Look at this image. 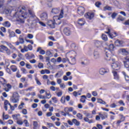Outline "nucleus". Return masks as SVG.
Masks as SVG:
<instances>
[{"instance_id": "nucleus-1", "label": "nucleus", "mask_w": 129, "mask_h": 129, "mask_svg": "<svg viewBox=\"0 0 129 129\" xmlns=\"http://www.w3.org/2000/svg\"><path fill=\"white\" fill-rule=\"evenodd\" d=\"M17 16H18L19 19L17 20V21L19 22L21 24H24L25 23V20L24 19H27L29 17V14L26 12L25 8L22 7V10L16 13L15 17H17Z\"/></svg>"}, {"instance_id": "nucleus-2", "label": "nucleus", "mask_w": 129, "mask_h": 129, "mask_svg": "<svg viewBox=\"0 0 129 129\" xmlns=\"http://www.w3.org/2000/svg\"><path fill=\"white\" fill-rule=\"evenodd\" d=\"M60 19H61L59 16H55L53 17V20L54 21L51 20L49 22L48 26L50 27V28H52V29H54L55 28V24L56 25H60L61 24V22H59L58 23H56V21H60Z\"/></svg>"}, {"instance_id": "nucleus-3", "label": "nucleus", "mask_w": 129, "mask_h": 129, "mask_svg": "<svg viewBox=\"0 0 129 129\" xmlns=\"http://www.w3.org/2000/svg\"><path fill=\"white\" fill-rule=\"evenodd\" d=\"M28 12L29 15L31 16V17H30L29 20H27V22H29V21H31V22H33V24L38 22V18H37V17L35 16V13L34 12H33L32 10H28Z\"/></svg>"}, {"instance_id": "nucleus-4", "label": "nucleus", "mask_w": 129, "mask_h": 129, "mask_svg": "<svg viewBox=\"0 0 129 129\" xmlns=\"http://www.w3.org/2000/svg\"><path fill=\"white\" fill-rule=\"evenodd\" d=\"M10 101L13 103H18L19 102V94L17 92H14L13 96L10 98Z\"/></svg>"}, {"instance_id": "nucleus-5", "label": "nucleus", "mask_w": 129, "mask_h": 129, "mask_svg": "<svg viewBox=\"0 0 129 129\" xmlns=\"http://www.w3.org/2000/svg\"><path fill=\"white\" fill-rule=\"evenodd\" d=\"M112 71L119 70L120 69V64L118 61L112 62L111 64Z\"/></svg>"}, {"instance_id": "nucleus-6", "label": "nucleus", "mask_w": 129, "mask_h": 129, "mask_svg": "<svg viewBox=\"0 0 129 129\" xmlns=\"http://www.w3.org/2000/svg\"><path fill=\"white\" fill-rule=\"evenodd\" d=\"M0 48H1V50L3 51H5L6 52V54L8 55L9 56L11 55L12 52L11 51V50L8 48L6 46H5L4 45H2L0 46Z\"/></svg>"}, {"instance_id": "nucleus-7", "label": "nucleus", "mask_w": 129, "mask_h": 129, "mask_svg": "<svg viewBox=\"0 0 129 129\" xmlns=\"http://www.w3.org/2000/svg\"><path fill=\"white\" fill-rule=\"evenodd\" d=\"M84 17L86 19H88V20H92V19L94 18V13L88 12L85 14Z\"/></svg>"}, {"instance_id": "nucleus-8", "label": "nucleus", "mask_w": 129, "mask_h": 129, "mask_svg": "<svg viewBox=\"0 0 129 129\" xmlns=\"http://www.w3.org/2000/svg\"><path fill=\"white\" fill-rule=\"evenodd\" d=\"M85 12V9L84 7H80L78 9V13L80 16H83L84 15V12Z\"/></svg>"}, {"instance_id": "nucleus-9", "label": "nucleus", "mask_w": 129, "mask_h": 129, "mask_svg": "<svg viewBox=\"0 0 129 129\" xmlns=\"http://www.w3.org/2000/svg\"><path fill=\"white\" fill-rule=\"evenodd\" d=\"M107 30H108V31L105 32V33H106V34H108L109 35V37H110V38L112 39L113 37H116V36H117L116 33L114 32L113 34H112L111 33H110V29L108 28Z\"/></svg>"}, {"instance_id": "nucleus-10", "label": "nucleus", "mask_w": 129, "mask_h": 129, "mask_svg": "<svg viewBox=\"0 0 129 129\" xmlns=\"http://www.w3.org/2000/svg\"><path fill=\"white\" fill-rule=\"evenodd\" d=\"M109 72V69H105L104 68H102L99 70V73L101 75H104L105 73H108Z\"/></svg>"}, {"instance_id": "nucleus-11", "label": "nucleus", "mask_w": 129, "mask_h": 129, "mask_svg": "<svg viewBox=\"0 0 129 129\" xmlns=\"http://www.w3.org/2000/svg\"><path fill=\"white\" fill-rule=\"evenodd\" d=\"M119 52L122 54V55H124L125 56L128 55V51H127L125 48H121L119 49Z\"/></svg>"}, {"instance_id": "nucleus-12", "label": "nucleus", "mask_w": 129, "mask_h": 129, "mask_svg": "<svg viewBox=\"0 0 129 129\" xmlns=\"http://www.w3.org/2000/svg\"><path fill=\"white\" fill-rule=\"evenodd\" d=\"M63 33L66 35V36H70L71 34V30L69 28H64L63 29Z\"/></svg>"}, {"instance_id": "nucleus-13", "label": "nucleus", "mask_w": 129, "mask_h": 129, "mask_svg": "<svg viewBox=\"0 0 129 129\" xmlns=\"http://www.w3.org/2000/svg\"><path fill=\"white\" fill-rule=\"evenodd\" d=\"M110 51L108 50V51H106V56L105 59L107 61H110V59L111 58V55H110Z\"/></svg>"}, {"instance_id": "nucleus-14", "label": "nucleus", "mask_w": 129, "mask_h": 129, "mask_svg": "<svg viewBox=\"0 0 129 129\" xmlns=\"http://www.w3.org/2000/svg\"><path fill=\"white\" fill-rule=\"evenodd\" d=\"M40 18L42 21H46L47 19H48V14L46 13H43L41 14L40 15Z\"/></svg>"}, {"instance_id": "nucleus-15", "label": "nucleus", "mask_w": 129, "mask_h": 129, "mask_svg": "<svg viewBox=\"0 0 129 129\" xmlns=\"http://www.w3.org/2000/svg\"><path fill=\"white\" fill-rule=\"evenodd\" d=\"M100 55L99 54V52L98 51L95 50L93 53V58L94 59H99Z\"/></svg>"}, {"instance_id": "nucleus-16", "label": "nucleus", "mask_w": 129, "mask_h": 129, "mask_svg": "<svg viewBox=\"0 0 129 129\" xmlns=\"http://www.w3.org/2000/svg\"><path fill=\"white\" fill-rule=\"evenodd\" d=\"M112 73L113 74L114 79L116 80H118L119 79V75L117 74V72L115 71H112Z\"/></svg>"}, {"instance_id": "nucleus-17", "label": "nucleus", "mask_w": 129, "mask_h": 129, "mask_svg": "<svg viewBox=\"0 0 129 129\" xmlns=\"http://www.w3.org/2000/svg\"><path fill=\"white\" fill-rule=\"evenodd\" d=\"M8 105H11V104L10 103V102H9V100H5L4 101V107L5 109V110L6 111H7L8 110Z\"/></svg>"}, {"instance_id": "nucleus-18", "label": "nucleus", "mask_w": 129, "mask_h": 129, "mask_svg": "<svg viewBox=\"0 0 129 129\" xmlns=\"http://www.w3.org/2000/svg\"><path fill=\"white\" fill-rule=\"evenodd\" d=\"M95 45L97 48H100V49L102 48V42L99 41H96L95 42Z\"/></svg>"}, {"instance_id": "nucleus-19", "label": "nucleus", "mask_w": 129, "mask_h": 129, "mask_svg": "<svg viewBox=\"0 0 129 129\" xmlns=\"http://www.w3.org/2000/svg\"><path fill=\"white\" fill-rule=\"evenodd\" d=\"M36 52H39V54H40L41 55H45V54H46V52L45 51V50L42 49V47H39L37 48Z\"/></svg>"}, {"instance_id": "nucleus-20", "label": "nucleus", "mask_w": 129, "mask_h": 129, "mask_svg": "<svg viewBox=\"0 0 129 129\" xmlns=\"http://www.w3.org/2000/svg\"><path fill=\"white\" fill-rule=\"evenodd\" d=\"M5 43L9 47L10 49H12V50H14V51H16L17 50V48H16L12 43L8 42L7 41H5Z\"/></svg>"}, {"instance_id": "nucleus-21", "label": "nucleus", "mask_w": 129, "mask_h": 129, "mask_svg": "<svg viewBox=\"0 0 129 129\" xmlns=\"http://www.w3.org/2000/svg\"><path fill=\"white\" fill-rule=\"evenodd\" d=\"M115 45L117 47H121L122 46V44H123V42L122 41L117 40L115 42Z\"/></svg>"}, {"instance_id": "nucleus-22", "label": "nucleus", "mask_w": 129, "mask_h": 129, "mask_svg": "<svg viewBox=\"0 0 129 129\" xmlns=\"http://www.w3.org/2000/svg\"><path fill=\"white\" fill-rule=\"evenodd\" d=\"M78 24L79 26H84L85 24V20L83 18L79 19Z\"/></svg>"}, {"instance_id": "nucleus-23", "label": "nucleus", "mask_w": 129, "mask_h": 129, "mask_svg": "<svg viewBox=\"0 0 129 129\" xmlns=\"http://www.w3.org/2000/svg\"><path fill=\"white\" fill-rule=\"evenodd\" d=\"M2 117L3 120H6L7 119H9L10 118V115L9 114H5V112H3Z\"/></svg>"}, {"instance_id": "nucleus-24", "label": "nucleus", "mask_w": 129, "mask_h": 129, "mask_svg": "<svg viewBox=\"0 0 129 129\" xmlns=\"http://www.w3.org/2000/svg\"><path fill=\"white\" fill-rule=\"evenodd\" d=\"M72 121L77 126H79V125H80V122L77 120V119L74 118L72 119Z\"/></svg>"}, {"instance_id": "nucleus-25", "label": "nucleus", "mask_w": 129, "mask_h": 129, "mask_svg": "<svg viewBox=\"0 0 129 129\" xmlns=\"http://www.w3.org/2000/svg\"><path fill=\"white\" fill-rule=\"evenodd\" d=\"M84 120L86 122H88V123H92L93 122V120L92 119H89L88 117H84Z\"/></svg>"}, {"instance_id": "nucleus-26", "label": "nucleus", "mask_w": 129, "mask_h": 129, "mask_svg": "<svg viewBox=\"0 0 129 129\" xmlns=\"http://www.w3.org/2000/svg\"><path fill=\"white\" fill-rule=\"evenodd\" d=\"M41 74L44 75V74H50L51 72L49 71V70H42L40 72Z\"/></svg>"}, {"instance_id": "nucleus-27", "label": "nucleus", "mask_w": 129, "mask_h": 129, "mask_svg": "<svg viewBox=\"0 0 129 129\" xmlns=\"http://www.w3.org/2000/svg\"><path fill=\"white\" fill-rule=\"evenodd\" d=\"M10 69L13 72H17V71H18V67L15 65L11 66L10 67Z\"/></svg>"}, {"instance_id": "nucleus-28", "label": "nucleus", "mask_w": 129, "mask_h": 129, "mask_svg": "<svg viewBox=\"0 0 129 129\" xmlns=\"http://www.w3.org/2000/svg\"><path fill=\"white\" fill-rule=\"evenodd\" d=\"M99 115L100 117L102 118V119H105L106 118H107V113H104L103 114L99 113Z\"/></svg>"}, {"instance_id": "nucleus-29", "label": "nucleus", "mask_w": 129, "mask_h": 129, "mask_svg": "<svg viewBox=\"0 0 129 129\" xmlns=\"http://www.w3.org/2000/svg\"><path fill=\"white\" fill-rule=\"evenodd\" d=\"M29 51V49L28 48V46L26 45H24L23 48L21 49V52L22 53H25V52H28Z\"/></svg>"}, {"instance_id": "nucleus-30", "label": "nucleus", "mask_w": 129, "mask_h": 129, "mask_svg": "<svg viewBox=\"0 0 129 129\" xmlns=\"http://www.w3.org/2000/svg\"><path fill=\"white\" fill-rule=\"evenodd\" d=\"M81 98L80 99L81 102H82V103H85V102L86 101V96L85 95H82L81 96Z\"/></svg>"}, {"instance_id": "nucleus-31", "label": "nucleus", "mask_w": 129, "mask_h": 129, "mask_svg": "<svg viewBox=\"0 0 129 129\" xmlns=\"http://www.w3.org/2000/svg\"><path fill=\"white\" fill-rule=\"evenodd\" d=\"M3 25L4 27H7V28H10V27H11V23L9 21L4 22L3 23Z\"/></svg>"}, {"instance_id": "nucleus-32", "label": "nucleus", "mask_w": 129, "mask_h": 129, "mask_svg": "<svg viewBox=\"0 0 129 129\" xmlns=\"http://www.w3.org/2000/svg\"><path fill=\"white\" fill-rule=\"evenodd\" d=\"M19 41L20 42V44H24V43H25V39L23 37V36L22 35L19 36Z\"/></svg>"}, {"instance_id": "nucleus-33", "label": "nucleus", "mask_w": 129, "mask_h": 129, "mask_svg": "<svg viewBox=\"0 0 129 129\" xmlns=\"http://www.w3.org/2000/svg\"><path fill=\"white\" fill-rule=\"evenodd\" d=\"M69 63L72 65H75L76 63V58H75V57L72 58L71 62L69 60Z\"/></svg>"}, {"instance_id": "nucleus-34", "label": "nucleus", "mask_w": 129, "mask_h": 129, "mask_svg": "<svg viewBox=\"0 0 129 129\" xmlns=\"http://www.w3.org/2000/svg\"><path fill=\"white\" fill-rule=\"evenodd\" d=\"M64 111L66 112H72V111H73V107H69V108H68V107H67V108H64Z\"/></svg>"}, {"instance_id": "nucleus-35", "label": "nucleus", "mask_w": 129, "mask_h": 129, "mask_svg": "<svg viewBox=\"0 0 129 129\" xmlns=\"http://www.w3.org/2000/svg\"><path fill=\"white\" fill-rule=\"evenodd\" d=\"M122 74H123V75H124L125 81H129V76L126 75L125 72H122Z\"/></svg>"}, {"instance_id": "nucleus-36", "label": "nucleus", "mask_w": 129, "mask_h": 129, "mask_svg": "<svg viewBox=\"0 0 129 129\" xmlns=\"http://www.w3.org/2000/svg\"><path fill=\"white\" fill-rule=\"evenodd\" d=\"M0 82L3 85L7 84V81L3 77L0 78Z\"/></svg>"}, {"instance_id": "nucleus-37", "label": "nucleus", "mask_w": 129, "mask_h": 129, "mask_svg": "<svg viewBox=\"0 0 129 129\" xmlns=\"http://www.w3.org/2000/svg\"><path fill=\"white\" fill-rule=\"evenodd\" d=\"M103 11H111V7L107 5L106 6L104 7Z\"/></svg>"}, {"instance_id": "nucleus-38", "label": "nucleus", "mask_w": 129, "mask_h": 129, "mask_svg": "<svg viewBox=\"0 0 129 129\" xmlns=\"http://www.w3.org/2000/svg\"><path fill=\"white\" fill-rule=\"evenodd\" d=\"M14 37H16L15 32L11 31V32H9V38H13Z\"/></svg>"}, {"instance_id": "nucleus-39", "label": "nucleus", "mask_w": 129, "mask_h": 129, "mask_svg": "<svg viewBox=\"0 0 129 129\" xmlns=\"http://www.w3.org/2000/svg\"><path fill=\"white\" fill-rule=\"evenodd\" d=\"M51 13H53V15H56V14L59 13V10L57 9H52Z\"/></svg>"}, {"instance_id": "nucleus-40", "label": "nucleus", "mask_w": 129, "mask_h": 129, "mask_svg": "<svg viewBox=\"0 0 129 129\" xmlns=\"http://www.w3.org/2000/svg\"><path fill=\"white\" fill-rule=\"evenodd\" d=\"M98 103H100V104H106V102L101 99H98Z\"/></svg>"}, {"instance_id": "nucleus-41", "label": "nucleus", "mask_w": 129, "mask_h": 129, "mask_svg": "<svg viewBox=\"0 0 129 129\" xmlns=\"http://www.w3.org/2000/svg\"><path fill=\"white\" fill-rule=\"evenodd\" d=\"M37 67L39 69H43V68H44V64L42 62H39Z\"/></svg>"}, {"instance_id": "nucleus-42", "label": "nucleus", "mask_w": 129, "mask_h": 129, "mask_svg": "<svg viewBox=\"0 0 129 129\" xmlns=\"http://www.w3.org/2000/svg\"><path fill=\"white\" fill-rule=\"evenodd\" d=\"M85 116H87V117H88L89 118H92V117H93L92 114L89 113H85Z\"/></svg>"}, {"instance_id": "nucleus-43", "label": "nucleus", "mask_w": 129, "mask_h": 129, "mask_svg": "<svg viewBox=\"0 0 129 129\" xmlns=\"http://www.w3.org/2000/svg\"><path fill=\"white\" fill-rule=\"evenodd\" d=\"M66 100V97H65V96H62V97H61V98L60 102H61V103H62L63 104H65Z\"/></svg>"}, {"instance_id": "nucleus-44", "label": "nucleus", "mask_w": 129, "mask_h": 129, "mask_svg": "<svg viewBox=\"0 0 129 129\" xmlns=\"http://www.w3.org/2000/svg\"><path fill=\"white\" fill-rule=\"evenodd\" d=\"M46 55L49 57H53V54H52V52H51L50 50L46 51Z\"/></svg>"}, {"instance_id": "nucleus-45", "label": "nucleus", "mask_w": 129, "mask_h": 129, "mask_svg": "<svg viewBox=\"0 0 129 129\" xmlns=\"http://www.w3.org/2000/svg\"><path fill=\"white\" fill-rule=\"evenodd\" d=\"M23 122L25 124V126H26V127L30 126V123H29V122L28 121V120L25 119L23 121Z\"/></svg>"}, {"instance_id": "nucleus-46", "label": "nucleus", "mask_w": 129, "mask_h": 129, "mask_svg": "<svg viewBox=\"0 0 129 129\" xmlns=\"http://www.w3.org/2000/svg\"><path fill=\"white\" fill-rule=\"evenodd\" d=\"M25 105V103L24 102H22L20 105H19L18 108L19 109H23L24 108V106Z\"/></svg>"}, {"instance_id": "nucleus-47", "label": "nucleus", "mask_w": 129, "mask_h": 129, "mask_svg": "<svg viewBox=\"0 0 129 129\" xmlns=\"http://www.w3.org/2000/svg\"><path fill=\"white\" fill-rule=\"evenodd\" d=\"M126 61L124 62V66L125 67V65H128L129 63V58L128 57H125V58Z\"/></svg>"}, {"instance_id": "nucleus-48", "label": "nucleus", "mask_w": 129, "mask_h": 129, "mask_svg": "<svg viewBox=\"0 0 129 129\" xmlns=\"http://www.w3.org/2000/svg\"><path fill=\"white\" fill-rule=\"evenodd\" d=\"M21 71H22V73H23V74H27V73H28L27 70L24 68H21Z\"/></svg>"}, {"instance_id": "nucleus-49", "label": "nucleus", "mask_w": 129, "mask_h": 129, "mask_svg": "<svg viewBox=\"0 0 129 129\" xmlns=\"http://www.w3.org/2000/svg\"><path fill=\"white\" fill-rule=\"evenodd\" d=\"M77 116L78 118H79V119H82V118H83V116L80 113H78L77 114Z\"/></svg>"}, {"instance_id": "nucleus-50", "label": "nucleus", "mask_w": 129, "mask_h": 129, "mask_svg": "<svg viewBox=\"0 0 129 129\" xmlns=\"http://www.w3.org/2000/svg\"><path fill=\"white\" fill-rule=\"evenodd\" d=\"M16 77H17V78H21V77H22V75L20 74L19 70H18L16 73Z\"/></svg>"}, {"instance_id": "nucleus-51", "label": "nucleus", "mask_w": 129, "mask_h": 129, "mask_svg": "<svg viewBox=\"0 0 129 129\" xmlns=\"http://www.w3.org/2000/svg\"><path fill=\"white\" fill-rule=\"evenodd\" d=\"M62 75H63V73L61 72H58L57 73L55 74V77H56V76H58V77H61Z\"/></svg>"}, {"instance_id": "nucleus-52", "label": "nucleus", "mask_w": 129, "mask_h": 129, "mask_svg": "<svg viewBox=\"0 0 129 129\" xmlns=\"http://www.w3.org/2000/svg\"><path fill=\"white\" fill-rule=\"evenodd\" d=\"M109 49L110 50V51L113 50V49H114V45L113 44H111L109 45Z\"/></svg>"}, {"instance_id": "nucleus-53", "label": "nucleus", "mask_w": 129, "mask_h": 129, "mask_svg": "<svg viewBox=\"0 0 129 129\" xmlns=\"http://www.w3.org/2000/svg\"><path fill=\"white\" fill-rule=\"evenodd\" d=\"M38 96L39 98H40L41 99H46L47 98L46 96H42V95H41V94H38Z\"/></svg>"}, {"instance_id": "nucleus-54", "label": "nucleus", "mask_w": 129, "mask_h": 129, "mask_svg": "<svg viewBox=\"0 0 129 129\" xmlns=\"http://www.w3.org/2000/svg\"><path fill=\"white\" fill-rule=\"evenodd\" d=\"M102 39L104 41H106L107 40V36L105 34H102Z\"/></svg>"}, {"instance_id": "nucleus-55", "label": "nucleus", "mask_w": 129, "mask_h": 129, "mask_svg": "<svg viewBox=\"0 0 129 129\" xmlns=\"http://www.w3.org/2000/svg\"><path fill=\"white\" fill-rule=\"evenodd\" d=\"M35 80L38 85H42V83H41V82L39 81L37 78H35Z\"/></svg>"}, {"instance_id": "nucleus-56", "label": "nucleus", "mask_w": 129, "mask_h": 129, "mask_svg": "<svg viewBox=\"0 0 129 129\" xmlns=\"http://www.w3.org/2000/svg\"><path fill=\"white\" fill-rule=\"evenodd\" d=\"M51 99L54 103H57V102H58V100L57 99V98L55 97H52Z\"/></svg>"}, {"instance_id": "nucleus-57", "label": "nucleus", "mask_w": 129, "mask_h": 129, "mask_svg": "<svg viewBox=\"0 0 129 129\" xmlns=\"http://www.w3.org/2000/svg\"><path fill=\"white\" fill-rule=\"evenodd\" d=\"M46 96L47 99H50V98L51 97V93L46 92Z\"/></svg>"}, {"instance_id": "nucleus-58", "label": "nucleus", "mask_w": 129, "mask_h": 129, "mask_svg": "<svg viewBox=\"0 0 129 129\" xmlns=\"http://www.w3.org/2000/svg\"><path fill=\"white\" fill-rule=\"evenodd\" d=\"M22 112L23 114H24V115L28 114V111H27V109H23L22 110Z\"/></svg>"}, {"instance_id": "nucleus-59", "label": "nucleus", "mask_w": 129, "mask_h": 129, "mask_svg": "<svg viewBox=\"0 0 129 129\" xmlns=\"http://www.w3.org/2000/svg\"><path fill=\"white\" fill-rule=\"evenodd\" d=\"M124 20V19L123 18H122V17L120 16L117 19V22H119V21H121V22H122V21H123Z\"/></svg>"}, {"instance_id": "nucleus-60", "label": "nucleus", "mask_w": 129, "mask_h": 129, "mask_svg": "<svg viewBox=\"0 0 129 129\" xmlns=\"http://www.w3.org/2000/svg\"><path fill=\"white\" fill-rule=\"evenodd\" d=\"M63 15H64V11L61 10L59 16L62 19L63 18Z\"/></svg>"}, {"instance_id": "nucleus-61", "label": "nucleus", "mask_w": 129, "mask_h": 129, "mask_svg": "<svg viewBox=\"0 0 129 129\" xmlns=\"http://www.w3.org/2000/svg\"><path fill=\"white\" fill-rule=\"evenodd\" d=\"M62 94H63V93L62 92V91H60V92H58L56 93V95L58 97H60V96H62Z\"/></svg>"}, {"instance_id": "nucleus-62", "label": "nucleus", "mask_w": 129, "mask_h": 129, "mask_svg": "<svg viewBox=\"0 0 129 129\" xmlns=\"http://www.w3.org/2000/svg\"><path fill=\"white\" fill-rule=\"evenodd\" d=\"M27 38H28L29 39H33V38H34V35L31 34H28L27 35Z\"/></svg>"}, {"instance_id": "nucleus-63", "label": "nucleus", "mask_w": 129, "mask_h": 129, "mask_svg": "<svg viewBox=\"0 0 129 129\" xmlns=\"http://www.w3.org/2000/svg\"><path fill=\"white\" fill-rule=\"evenodd\" d=\"M17 123L19 125H22L23 124V121L21 120H17Z\"/></svg>"}, {"instance_id": "nucleus-64", "label": "nucleus", "mask_w": 129, "mask_h": 129, "mask_svg": "<svg viewBox=\"0 0 129 129\" xmlns=\"http://www.w3.org/2000/svg\"><path fill=\"white\" fill-rule=\"evenodd\" d=\"M116 16H117V14L115 13H113V14L111 15V18L112 19H115V17H116Z\"/></svg>"}]
</instances>
